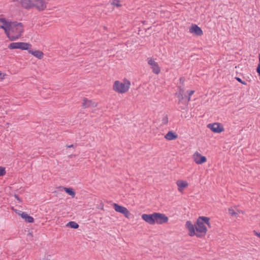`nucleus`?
Returning a JSON list of instances; mask_svg holds the SVG:
<instances>
[{
  "mask_svg": "<svg viewBox=\"0 0 260 260\" xmlns=\"http://www.w3.org/2000/svg\"><path fill=\"white\" fill-rule=\"evenodd\" d=\"M154 220L155 224H162L168 222L169 218L165 214L159 212H154Z\"/></svg>",
  "mask_w": 260,
  "mask_h": 260,
  "instance_id": "6e6552de",
  "label": "nucleus"
},
{
  "mask_svg": "<svg viewBox=\"0 0 260 260\" xmlns=\"http://www.w3.org/2000/svg\"><path fill=\"white\" fill-rule=\"evenodd\" d=\"M148 64L152 66V72L155 74H158L160 72V69L157 62L153 59L151 58L148 62Z\"/></svg>",
  "mask_w": 260,
  "mask_h": 260,
  "instance_id": "ddd939ff",
  "label": "nucleus"
},
{
  "mask_svg": "<svg viewBox=\"0 0 260 260\" xmlns=\"http://www.w3.org/2000/svg\"><path fill=\"white\" fill-rule=\"evenodd\" d=\"M189 32L196 36H201L203 35L202 28L196 24H191L189 27Z\"/></svg>",
  "mask_w": 260,
  "mask_h": 260,
  "instance_id": "9b49d317",
  "label": "nucleus"
},
{
  "mask_svg": "<svg viewBox=\"0 0 260 260\" xmlns=\"http://www.w3.org/2000/svg\"><path fill=\"white\" fill-rule=\"evenodd\" d=\"M97 106V103L91 100H89L87 98H84L82 103V107L84 108L89 107L94 108Z\"/></svg>",
  "mask_w": 260,
  "mask_h": 260,
  "instance_id": "4468645a",
  "label": "nucleus"
},
{
  "mask_svg": "<svg viewBox=\"0 0 260 260\" xmlns=\"http://www.w3.org/2000/svg\"><path fill=\"white\" fill-rule=\"evenodd\" d=\"M141 218L144 221L149 224H155L154 212L151 214H143L141 216Z\"/></svg>",
  "mask_w": 260,
  "mask_h": 260,
  "instance_id": "f8f14e48",
  "label": "nucleus"
},
{
  "mask_svg": "<svg viewBox=\"0 0 260 260\" xmlns=\"http://www.w3.org/2000/svg\"><path fill=\"white\" fill-rule=\"evenodd\" d=\"M207 127L214 133L220 134L224 131L222 124L219 122L209 123Z\"/></svg>",
  "mask_w": 260,
  "mask_h": 260,
  "instance_id": "0eeeda50",
  "label": "nucleus"
},
{
  "mask_svg": "<svg viewBox=\"0 0 260 260\" xmlns=\"http://www.w3.org/2000/svg\"><path fill=\"white\" fill-rule=\"evenodd\" d=\"M176 184L178 186V190L180 192L182 191L183 189L188 185V183L187 181L182 180H177Z\"/></svg>",
  "mask_w": 260,
  "mask_h": 260,
  "instance_id": "f3484780",
  "label": "nucleus"
},
{
  "mask_svg": "<svg viewBox=\"0 0 260 260\" xmlns=\"http://www.w3.org/2000/svg\"><path fill=\"white\" fill-rule=\"evenodd\" d=\"M6 174L5 168L0 167V176H3Z\"/></svg>",
  "mask_w": 260,
  "mask_h": 260,
  "instance_id": "cd10ccee",
  "label": "nucleus"
},
{
  "mask_svg": "<svg viewBox=\"0 0 260 260\" xmlns=\"http://www.w3.org/2000/svg\"><path fill=\"white\" fill-rule=\"evenodd\" d=\"M235 79L237 81H238L239 82H240V83H242V84H243V85H246V84H247V83H246V82L245 81H243V80H242L240 78H239V77H236L235 78Z\"/></svg>",
  "mask_w": 260,
  "mask_h": 260,
  "instance_id": "c85d7f7f",
  "label": "nucleus"
},
{
  "mask_svg": "<svg viewBox=\"0 0 260 260\" xmlns=\"http://www.w3.org/2000/svg\"><path fill=\"white\" fill-rule=\"evenodd\" d=\"M253 233H254V235L256 236L259 238H260V232H258L256 231L255 230H254Z\"/></svg>",
  "mask_w": 260,
  "mask_h": 260,
  "instance_id": "7c9ffc66",
  "label": "nucleus"
},
{
  "mask_svg": "<svg viewBox=\"0 0 260 260\" xmlns=\"http://www.w3.org/2000/svg\"><path fill=\"white\" fill-rule=\"evenodd\" d=\"M205 216H199L194 224H192L191 221H187L185 227L188 230V235L190 237L196 236L198 238H202L207 234V228L205 225L204 220Z\"/></svg>",
  "mask_w": 260,
  "mask_h": 260,
  "instance_id": "f257e3e1",
  "label": "nucleus"
},
{
  "mask_svg": "<svg viewBox=\"0 0 260 260\" xmlns=\"http://www.w3.org/2000/svg\"><path fill=\"white\" fill-rule=\"evenodd\" d=\"M258 59H259V63L257 65V67L256 69V72L258 73V75L259 76V79H260V54L258 55Z\"/></svg>",
  "mask_w": 260,
  "mask_h": 260,
  "instance_id": "a878e982",
  "label": "nucleus"
},
{
  "mask_svg": "<svg viewBox=\"0 0 260 260\" xmlns=\"http://www.w3.org/2000/svg\"><path fill=\"white\" fill-rule=\"evenodd\" d=\"M122 1L121 0H115V7L119 8L123 6V4H121Z\"/></svg>",
  "mask_w": 260,
  "mask_h": 260,
  "instance_id": "5701e85b",
  "label": "nucleus"
},
{
  "mask_svg": "<svg viewBox=\"0 0 260 260\" xmlns=\"http://www.w3.org/2000/svg\"><path fill=\"white\" fill-rule=\"evenodd\" d=\"M115 211L117 212L122 214L126 218L129 219L131 217V213L128 209L118 204L115 203Z\"/></svg>",
  "mask_w": 260,
  "mask_h": 260,
  "instance_id": "1a4fd4ad",
  "label": "nucleus"
},
{
  "mask_svg": "<svg viewBox=\"0 0 260 260\" xmlns=\"http://www.w3.org/2000/svg\"><path fill=\"white\" fill-rule=\"evenodd\" d=\"M49 0H19L23 8L29 9L35 7L39 11L44 10Z\"/></svg>",
  "mask_w": 260,
  "mask_h": 260,
  "instance_id": "f03ea898",
  "label": "nucleus"
},
{
  "mask_svg": "<svg viewBox=\"0 0 260 260\" xmlns=\"http://www.w3.org/2000/svg\"><path fill=\"white\" fill-rule=\"evenodd\" d=\"M164 137L167 140L172 141L177 139L178 137V135L176 132L173 131H170L166 134Z\"/></svg>",
  "mask_w": 260,
  "mask_h": 260,
  "instance_id": "dca6fc26",
  "label": "nucleus"
},
{
  "mask_svg": "<svg viewBox=\"0 0 260 260\" xmlns=\"http://www.w3.org/2000/svg\"><path fill=\"white\" fill-rule=\"evenodd\" d=\"M194 92H195L194 90L187 91L188 95L187 96L186 95V98L187 100L185 101L184 104H188V103L189 102V101L190 100V96L194 93Z\"/></svg>",
  "mask_w": 260,
  "mask_h": 260,
  "instance_id": "4be33fe9",
  "label": "nucleus"
},
{
  "mask_svg": "<svg viewBox=\"0 0 260 260\" xmlns=\"http://www.w3.org/2000/svg\"><path fill=\"white\" fill-rule=\"evenodd\" d=\"M76 146H77V144H71V145H67V147L68 148H74Z\"/></svg>",
  "mask_w": 260,
  "mask_h": 260,
  "instance_id": "72a5a7b5",
  "label": "nucleus"
},
{
  "mask_svg": "<svg viewBox=\"0 0 260 260\" xmlns=\"http://www.w3.org/2000/svg\"><path fill=\"white\" fill-rule=\"evenodd\" d=\"M31 47V45L25 42H13L10 43L8 46L9 49H19L22 50H28Z\"/></svg>",
  "mask_w": 260,
  "mask_h": 260,
  "instance_id": "39448f33",
  "label": "nucleus"
},
{
  "mask_svg": "<svg viewBox=\"0 0 260 260\" xmlns=\"http://www.w3.org/2000/svg\"><path fill=\"white\" fill-rule=\"evenodd\" d=\"M0 22L3 23V25H0V28L4 29L6 35L8 36L14 21H8L4 17H0Z\"/></svg>",
  "mask_w": 260,
  "mask_h": 260,
  "instance_id": "423d86ee",
  "label": "nucleus"
},
{
  "mask_svg": "<svg viewBox=\"0 0 260 260\" xmlns=\"http://www.w3.org/2000/svg\"><path fill=\"white\" fill-rule=\"evenodd\" d=\"M193 160L197 164L201 165L207 161L206 156L201 155L199 152L196 151L192 156Z\"/></svg>",
  "mask_w": 260,
  "mask_h": 260,
  "instance_id": "9d476101",
  "label": "nucleus"
},
{
  "mask_svg": "<svg viewBox=\"0 0 260 260\" xmlns=\"http://www.w3.org/2000/svg\"><path fill=\"white\" fill-rule=\"evenodd\" d=\"M60 188H62L67 193L72 197H74L75 196L76 192L72 188L62 186H60Z\"/></svg>",
  "mask_w": 260,
  "mask_h": 260,
  "instance_id": "6ab92c4d",
  "label": "nucleus"
},
{
  "mask_svg": "<svg viewBox=\"0 0 260 260\" xmlns=\"http://www.w3.org/2000/svg\"><path fill=\"white\" fill-rule=\"evenodd\" d=\"M229 213L232 216H236V215H238V213L232 208H229Z\"/></svg>",
  "mask_w": 260,
  "mask_h": 260,
  "instance_id": "393cba45",
  "label": "nucleus"
},
{
  "mask_svg": "<svg viewBox=\"0 0 260 260\" xmlns=\"http://www.w3.org/2000/svg\"><path fill=\"white\" fill-rule=\"evenodd\" d=\"M29 53L33 55L34 56L37 57L39 59H41L43 57V53L42 51L40 50H32L30 49L28 50Z\"/></svg>",
  "mask_w": 260,
  "mask_h": 260,
  "instance_id": "a211bd4d",
  "label": "nucleus"
},
{
  "mask_svg": "<svg viewBox=\"0 0 260 260\" xmlns=\"http://www.w3.org/2000/svg\"><path fill=\"white\" fill-rule=\"evenodd\" d=\"M131 82L124 78L123 80V82L119 81H115V91L123 94L128 91L130 88Z\"/></svg>",
  "mask_w": 260,
  "mask_h": 260,
  "instance_id": "20e7f679",
  "label": "nucleus"
},
{
  "mask_svg": "<svg viewBox=\"0 0 260 260\" xmlns=\"http://www.w3.org/2000/svg\"><path fill=\"white\" fill-rule=\"evenodd\" d=\"M14 197L17 199V201H19V202H22L21 200L20 199V198L19 197L18 195L15 194L14 195Z\"/></svg>",
  "mask_w": 260,
  "mask_h": 260,
  "instance_id": "473e14b6",
  "label": "nucleus"
},
{
  "mask_svg": "<svg viewBox=\"0 0 260 260\" xmlns=\"http://www.w3.org/2000/svg\"><path fill=\"white\" fill-rule=\"evenodd\" d=\"M14 1H16V2H19V0H14Z\"/></svg>",
  "mask_w": 260,
  "mask_h": 260,
  "instance_id": "4c0bfd02",
  "label": "nucleus"
},
{
  "mask_svg": "<svg viewBox=\"0 0 260 260\" xmlns=\"http://www.w3.org/2000/svg\"><path fill=\"white\" fill-rule=\"evenodd\" d=\"M24 32L23 25L21 22L14 21L7 37L10 41L18 40Z\"/></svg>",
  "mask_w": 260,
  "mask_h": 260,
  "instance_id": "7ed1b4c3",
  "label": "nucleus"
},
{
  "mask_svg": "<svg viewBox=\"0 0 260 260\" xmlns=\"http://www.w3.org/2000/svg\"><path fill=\"white\" fill-rule=\"evenodd\" d=\"M204 220H205V224L207 225L209 228H211V223L210 222V218L208 217L205 216V218H204Z\"/></svg>",
  "mask_w": 260,
  "mask_h": 260,
  "instance_id": "b1692460",
  "label": "nucleus"
},
{
  "mask_svg": "<svg viewBox=\"0 0 260 260\" xmlns=\"http://www.w3.org/2000/svg\"><path fill=\"white\" fill-rule=\"evenodd\" d=\"M179 81H180V83L181 84H183L184 81H185V79L184 77H181L179 79Z\"/></svg>",
  "mask_w": 260,
  "mask_h": 260,
  "instance_id": "2f4dec72",
  "label": "nucleus"
},
{
  "mask_svg": "<svg viewBox=\"0 0 260 260\" xmlns=\"http://www.w3.org/2000/svg\"><path fill=\"white\" fill-rule=\"evenodd\" d=\"M175 95L178 98L179 103H182L184 104L185 101L187 100L186 95L184 96V95L181 94V93L179 94H178V92L175 93Z\"/></svg>",
  "mask_w": 260,
  "mask_h": 260,
  "instance_id": "412c9836",
  "label": "nucleus"
},
{
  "mask_svg": "<svg viewBox=\"0 0 260 260\" xmlns=\"http://www.w3.org/2000/svg\"><path fill=\"white\" fill-rule=\"evenodd\" d=\"M178 87L179 88V91L178 92V94H183L184 95V89L183 88H182L181 86H178Z\"/></svg>",
  "mask_w": 260,
  "mask_h": 260,
  "instance_id": "c756f323",
  "label": "nucleus"
},
{
  "mask_svg": "<svg viewBox=\"0 0 260 260\" xmlns=\"http://www.w3.org/2000/svg\"><path fill=\"white\" fill-rule=\"evenodd\" d=\"M120 52L119 51H117L116 52V57H119V54H120Z\"/></svg>",
  "mask_w": 260,
  "mask_h": 260,
  "instance_id": "c9c22d12",
  "label": "nucleus"
},
{
  "mask_svg": "<svg viewBox=\"0 0 260 260\" xmlns=\"http://www.w3.org/2000/svg\"><path fill=\"white\" fill-rule=\"evenodd\" d=\"M66 226L67 227H69L70 228L74 229H77L79 226V224L77 222H76L75 221H73L69 222L67 224Z\"/></svg>",
  "mask_w": 260,
  "mask_h": 260,
  "instance_id": "aec40b11",
  "label": "nucleus"
},
{
  "mask_svg": "<svg viewBox=\"0 0 260 260\" xmlns=\"http://www.w3.org/2000/svg\"><path fill=\"white\" fill-rule=\"evenodd\" d=\"M16 213L19 215L22 218L24 219L25 222L28 223H32L34 222V218L28 215L26 212L19 211V212H16Z\"/></svg>",
  "mask_w": 260,
  "mask_h": 260,
  "instance_id": "2eb2a0df",
  "label": "nucleus"
},
{
  "mask_svg": "<svg viewBox=\"0 0 260 260\" xmlns=\"http://www.w3.org/2000/svg\"><path fill=\"white\" fill-rule=\"evenodd\" d=\"M111 4L112 5H114V0H112L111 2Z\"/></svg>",
  "mask_w": 260,
  "mask_h": 260,
  "instance_id": "e433bc0d",
  "label": "nucleus"
},
{
  "mask_svg": "<svg viewBox=\"0 0 260 260\" xmlns=\"http://www.w3.org/2000/svg\"><path fill=\"white\" fill-rule=\"evenodd\" d=\"M168 123V116L166 115L162 119V124H167Z\"/></svg>",
  "mask_w": 260,
  "mask_h": 260,
  "instance_id": "bb28decb",
  "label": "nucleus"
},
{
  "mask_svg": "<svg viewBox=\"0 0 260 260\" xmlns=\"http://www.w3.org/2000/svg\"><path fill=\"white\" fill-rule=\"evenodd\" d=\"M5 76V75H3V77H2V73L0 71V79H3L4 78V77Z\"/></svg>",
  "mask_w": 260,
  "mask_h": 260,
  "instance_id": "f704fd0d",
  "label": "nucleus"
}]
</instances>
